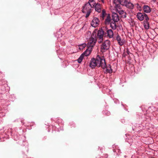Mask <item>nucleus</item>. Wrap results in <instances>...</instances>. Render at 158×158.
Wrapping results in <instances>:
<instances>
[{
    "label": "nucleus",
    "instance_id": "nucleus-17",
    "mask_svg": "<svg viewBox=\"0 0 158 158\" xmlns=\"http://www.w3.org/2000/svg\"><path fill=\"white\" fill-rule=\"evenodd\" d=\"M87 3L89 4L90 5V6L92 8L94 7L96 4L94 0H89L88 2Z\"/></svg>",
    "mask_w": 158,
    "mask_h": 158
},
{
    "label": "nucleus",
    "instance_id": "nucleus-23",
    "mask_svg": "<svg viewBox=\"0 0 158 158\" xmlns=\"http://www.w3.org/2000/svg\"><path fill=\"white\" fill-rule=\"evenodd\" d=\"M144 15H145L144 18H145V20H144V21L148 22V20L149 19V18L148 17L147 15H146V14H144Z\"/></svg>",
    "mask_w": 158,
    "mask_h": 158
},
{
    "label": "nucleus",
    "instance_id": "nucleus-11",
    "mask_svg": "<svg viewBox=\"0 0 158 158\" xmlns=\"http://www.w3.org/2000/svg\"><path fill=\"white\" fill-rule=\"evenodd\" d=\"M126 13L124 10H119V18H125L126 17Z\"/></svg>",
    "mask_w": 158,
    "mask_h": 158
},
{
    "label": "nucleus",
    "instance_id": "nucleus-22",
    "mask_svg": "<svg viewBox=\"0 0 158 158\" xmlns=\"http://www.w3.org/2000/svg\"><path fill=\"white\" fill-rule=\"evenodd\" d=\"M102 17L103 19H104V17L106 15V13L105 10L104 9H103L102 10Z\"/></svg>",
    "mask_w": 158,
    "mask_h": 158
},
{
    "label": "nucleus",
    "instance_id": "nucleus-25",
    "mask_svg": "<svg viewBox=\"0 0 158 158\" xmlns=\"http://www.w3.org/2000/svg\"><path fill=\"white\" fill-rule=\"evenodd\" d=\"M124 44L123 42L121 41V39L119 38V45H122Z\"/></svg>",
    "mask_w": 158,
    "mask_h": 158
},
{
    "label": "nucleus",
    "instance_id": "nucleus-5",
    "mask_svg": "<svg viewBox=\"0 0 158 158\" xmlns=\"http://www.w3.org/2000/svg\"><path fill=\"white\" fill-rule=\"evenodd\" d=\"M110 41L108 40H106L102 45L101 47V51L103 52H104V50L108 49L110 46Z\"/></svg>",
    "mask_w": 158,
    "mask_h": 158
},
{
    "label": "nucleus",
    "instance_id": "nucleus-28",
    "mask_svg": "<svg viewBox=\"0 0 158 158\" xmlns=\"http://www.w3.org/2000/svg\"><path fill=\"white\" fill-rule=\"evenodd\" d=\"M118 35L117 37V41L118 42Z\"/></svg>",
    "mask_w": 158,
    "mask_h": 158
},
{
    "label": "nucleus",
    "instance_id": "nucleus-19",
    "mask_svg": "<svg viewBox=\"0 0 158 158\" xmlns=\"http://www.w3.org/2000/svg\"><path fill=\"white\" fill-rule=\"evenodd\" d=\"M144 26L145 29H148L149 28V25L148 22L144 21Z\"/></svg>",
    "mask_w": 158,
    "mask_h": 158
},
{
    "label": "nucleus",
    "instance_id": "nucleus-3",
    "mask_svg": "<svg viewBox=\"0 0 158 158\" xmlns=\"http://www.w3.org/2000/svg\"><path fill=\"white\" fill-rule=\"evenodd\" d=\"M97 60L98 63V67H101L102 69H105L106 67V63L105 59L103 56H101L99 55L97 56Z\"/></svg>",
    "mask_w": 158,
    "mask_h": 158
},
{
    "label": "nucleus",
    "instance_id": "nucleus-18",
    "mask_svg": "<svg viewBox=\"0 0 158 158\" xmlns=\"http://www.w3.org/2000/svg\"><path fill=\"white\" fill-rule=\"evenodd\" d=\"M105 68H106V71L107 73H112V70L111 68V66L110 65L108 66H107L106 65V67Z\"/></svg>",
    "mask_w": 158,
    "mask_h": 158
},
{
    "label": "nucleus",
    "instance_id": "nucleus-20",
    "mask_svg": "<svg viewBox=\"0 0 158 158\" xmlns=\"http://www.w3.org/2000/svg\"><path fill=\"white\" fill-rule=\"evenodd\" d=\"M84 56L82 54L80 56L79 58L77 59V60L78 62L79 63H80L82 62L83 59L84 58Z\"/></svg>",
    "mask_w": 158,
    "mask_h": 158
},
{
    "label": "nucleus",
    "instance_id": "nucleus-14",
    "mask_svg": "<svg viewBox=\"0 0 158 158\" xmlns=\"http://www.w3.org/2000/svg\"><path fill=\"white\" fill-rule=\"evenodd\" d=\"M111 19L110 14H108L106 16V18L105 20V23L106 25H108L111 23Z\"/></svg>",
    "mask_w": 158,
    "mask_h": 158
},
{
    "label": "nucleus",
    "instance_id": "nucleus-10",
    "mask_svg": "<svg viewBox=\"0 0 158 158\" xmlns=\"http://www.w3.org/2000/svg\"><path fill=\"white\" fill-rule=\"evenodd\" d=\"M145 13L142 14L140 12H139L137 14V17L140 21H143L144 19Z\"/></svg>",
    "mask_w": 158,
    "mask_h": 158
},
{
    "label": "nucleus",
    "instance_id": "nucleus-24",
    "mask_svg": "<svg viewBox=\"0 0 158 158\" xmlns=\"http://www.w3.org/2000/svg\"><path fill=\"white\" fill-rule=\"evenodd\" d=\"M98 38L99 39L98 40V42L100 43H102L103 40V37L102 38Z\"/></svg>",
    "mask_w": 158,
    "mask_h": 158
},
{
    "label": "nucleus",
    "instance_id": "nucleus-13",
    "mask_svg": "<svg viewBox=\"0 0 158 158\" xmlns=\"http://www.w3.org/2000/svg\"><path fill=\"white\" fill-rule=\"evenodd\" d=\"M143 11L146 13H149L151 10L150 7L148 5H144L143 7Z\"/></svg>",
    "mask_w": 158,
    "mask_h": 158
},
{
    "label": "nucleus",
    "instance_id": "nucleus-2",
    "mask_svg": "<svg viewBox=\"0 0 158 158\" xmlns=\"http://www.w3.org/2000/svg\"><path fill=\"white\" fill-rule=\"evenodd\" d=\"M96 32L95 31H94L91 37L89 38L87 44V48H92L94 46L97 41V39L96 37Z\"/></svg>",
    "mask_w": 158,
    "mask_h": 158
},
{
    "label": "nucleus",
    "instance_id": "nucleus-26",
    "mask_svg": "<svg viewBox=\"0 0 158 158\" xmlns=\"http://www.w3.org/2000/svg\"><path fill=\"white\" fill-rule=\"evenodd\" d=\"M105 111H107V113L106 114L107 115H109L110 114V112L109 111H108L107 110H106Z\"/></svg>",
    "mask_w": 158,
    "mask_h": 158
},
{
    "label": "nucleus",
    "instance_id": "nucleus-30",
    "mask_svg": "<svg viewBox=\"0 0 158 158\" xmlns=\"http://www.w3.org/2000/svg\"><path fill=\"white\" fill-rule=\"evenodd\" d=\"M153 1L154 2H155L156 1V0H153Z\"/></svg>",
    "mask_w": 158,
    "mask_h": 158
},
{
    "label": "nucleus",
    "instance_id": "nucleus-6",
    "mask_svg": "<svg viewBox=\"0 0 158 158\" xmlns=\"http://www.w3.org/2000/svg\"><path fill=\"white\" fill-rule=\"evenodd\" d=\"M97 57L96 58H92L90 60L89 66L92 68H94L96 66L98 67V63Z\"/></svg>",
    "mask_w": 158,
    "mask_h": 158
},
{
    "label": "nucleus",
    "instance_id": "nucleus-16",
    "mask_svg": "<svg viewBox=\"0 0 158 158\" xmlns=\"http://www.w3.org/2000/svg\"><path fill=\"white\" fill-rule=\"evenodd\" d=\"M103 31L102 30H99L98 31L97 37L98 38L103 37Z\"/></svg>",
    "mask_w": 158,
    "mask_h": 158
},
{
    "label": "nucleus",
    "instance_id": "nucleus-12",
    "mask_svg": "<svg viewBox=\"0 0 158 158\" xmlns=\"http://www.w3.org/2000/svg\"><path fill=\"white\" fill-rule=\"evenodd\" d=\"M88 48L86 49V51L82 54L84 56H87L89 55L92 49L90 48Z\"/></svg>",
    "mask_w": 158,
    "mask_h": 158
},
{
    "label": "nucleus",
    "instance_id": "nucleus-1",
    "mask_svg": "<svg viewBox=\"0 0 158 158\" xmlns=\"http://www.w3.org/2000/svg\"><path fill=\"white\" fill-rule=\"evenodd\" d=\"M118 0H114L113 9L112 11V18L114 21V23H110V26L113 29H115L117 27L116 23L118 21Z\"/></svg>",
    "mask_w": 158,
    "mask_h": 158
},
{
    "label": "nucleus",
    "instance_id": "nucleus-4",
    "mask_svg": "<svg viewBox=\"0 0 158 158\" xmlns=\"http://www.w3.org/2000/svg\"><path fill=\"white\" fill-rule=\"evenodd\" d=\"M92 8L88 3H86L83 6L82 12L83 13H86V18L89 17L91 12V8Z\"/></svg>",
    "mask_w": 158,
    "mask_h": 158
},
{
    "label": "nucleus",
    "instance_id": "nucleus-29",
    "mask_svg": "<svg viewBox=\"0 0 158 158\" xmlns=\"http://www.w3.org/2000/svg\"><path fill=\"white\" fill-rule=\"evenodd\" d=\"M122 1H120L119 0V3H120V4H121L122 5H123V4L122 3Z\"/></svg>",
    "mask_w": 158,
    "mask_h": 158
},
{
    "label": "nucleus",
    "instance_id": "nucleus-8",
    "mask_svg": "<svg viewBox=\"0 0 158 158\" xmlns=\"http://www.w3.org/2000/svg\"><path fill=\"white\" fill-rule=\"evenodd\" d=\"M94 7L95 10L98 13L101 12L102 10V6L100 3H97Z\"/></svg>",
    "mask_w": 158,
    "mask_h": 158
},
{
    "label": "nucleus",
    "instance_id": "nucleus-7",
    "mask_svg": "<svg viewBox=\"0 0 158 158\" xmlns=\"http://www.w3.org/2000/svg\"><path fill=\"white\" fill-rule=\"evenodd\" d=\"M99 23V20L97 18L94 17L92 19L91 22V25L94 27H96L98 26Z\"/></svg>",
    "mask_w": 158,
    "mask_h": 158
},
{
    "label": "nucleus",
    "instance_id": "nucleus-27",
    "mask_svg": "<svg viewBox=\"0 0 158 158\" xmlns=\"http://www.w3.org/2000/svg\"><path fill=\"white\" fill-rule=\"evenodd\" d=\"M99 2H102V3H104V0H98Z\"/></svg>",
    "mask_w": 158,
    "mask_h": 158
},
{
    "label": "nucleus",
    "instance_id": "nucleus-21",
    "mask_svg": "<svg viewBox=\"0 0 158 158\" xmlns=\"http://www.w3.org/2000/svg\"><path fill=\"white\" fill-rule=\"evenodd\" d=\"M86 46V44H83L79 46V48L81 50H83Z\"/></svg>",
    "mask_w": 158,
    "mask_h": 158
},
{
    "label": "nucleus",
    "instance_id": "nucleus-15",
    "mask_svg": "<svg viewBox=\"0 0 158 158\" xmlns=\"http://www.w3.org/2000/svg\"><path fill=\"white\" fill-rule=\"evenodd\" d=\"M107 36L110 38H112L113 35V33L111 29H108L106 30Z\"/></svg>",
    "mask_w": 158,
    "mask_h": 158
},
{
    "label": "nucleus",
    "instance_id": "nucleus-9",
    "mask_svg": "<svg viewBox=\"0 0 158 158\" xmlns=\"http://www.w3.org/2000/svg\"><path fill=\"white\" fill-rule=\"evenodd\" d=\"M123 5H125V6L131 9H133L134 7V5L132 3L130 2H128L127 1L125 2H124V4Z\"/></svg>",
    "mask_w": 158,
    "mask_h": 158
}]
</instances>
